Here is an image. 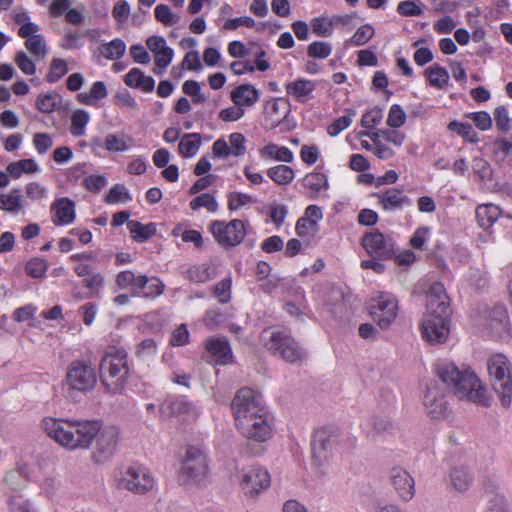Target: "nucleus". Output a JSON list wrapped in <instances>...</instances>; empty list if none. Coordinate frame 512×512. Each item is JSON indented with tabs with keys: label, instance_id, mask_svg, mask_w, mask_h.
<instances>
[{
	"label": "nucleus",
	"instance_id": "f257e3e1",
	"mask_svg": "<svg viewBox=\"0 0 512 512\" xmlns=\"http://www.w3.org/2000/svg\"><path fill=\"white\" fill-rule=\"evenodd\" d=\"M235 425L241 435L258 443L273 436V418L262 396L251 388L240 389L231 404Z\"/></svg>",
	"mask_w": 512,
	"mask_h": 512
},
{
	"label": "nucleus",
	"instance_id": "f03ea898",
	"mask_svg": "<svg viewBox=\"0 0 512 512\" xmlns=\"http://www.w3.org/2000/svg\"><path fill=\"white\" fill-rule=\"evenodd\" d=\"M41 426L51 439L71 451L88 449L100 431V422L97 420L46 417Z\"/></svg>",
	"mask_w": 512,
	"mask_h": 512
},
{
	"label": "nucleus",
	"instance_id": "7ed1b4c3",
	"mask_svg": "<svg viewBox=\"0 0 512 512\" xmlns=\"http://www.w3.org/2000/svg\"><path fill=\"white\" fill-rule=\"evenodd\" d=\"M435 372L443 383L453 388L460 399H467L483 407L490 406L491 397L472 370H461L453 362L439 360L435 364Z\"/></svg>",
	"mask_w": 512,
	"mask_h": 512
},
{
	"label": "nucleus",
	"instance_id": "20e7f679",
	"mask_svg": "<svg viewBox=\"0 0 512 512\" xmlns=\"http://www.w3.org/2000/svg\"><path fill=\"white\" fill-rule=\"evenodd\" d=\"M427 313L423 319L422 337L431 344L446 341L449 335L451 314L448 296L442 283L435 282L427 293Z\"/></svg>",
	"mask_w": 512,
	"mask_h": 512
},
{
	"label": "nucleus",
	"instance_id": "39448f33",
	"mask_svg": "<svg viewBox=\"0 0 512 512\" xmlns=\"http://www.w3.org/2000/svg\"><path fill=\"white\" fill-rule=\"evenodd\" d=\"M129 373L126 349L107 347L99 364L100 381L105 391L110 394L121 392L128 381Z\"/></svg>",
	"mask_w": 512,
	"mask_h": 512
},
{
	"label": "nucleus",
	"instance_id": "423d86ee",
	"mask_svg": "<svg viewBox=\"0 0 512 512\" xmlns=\"http://www.w3.org/2000/svg\"><path fill=\"white\" fill-rule=\"evenodd\" d=\"M208 473L209 468L204 451L195 446H188L178 471V483L187 488L200 487L207 479Z\"/></svg>",
	"mask_w": 512,
	"mask_h": 512
},
{
	"label": "nucleus",
	"instance_id": "0eeeda50",
	"mask_svg": "<svg viewBox=\"0 0 512 512\" xmlns=\"http://www.w3.org/2000/svg\"><path fill=\"white\" fill-rule=\"evenodd\" d=\"M261 341L274 356L288 363L301 362L305 358L304 349L286 330L265 329L261 333Z\"/></svg>",
	"mask_w": 512,
	"mask_h": 512
},
{
	"label": "nucleus",
	"instance_id": "6e6552de",
	"mask_svg": "<svg viewBox=\"0 0 512 512\" xmlns=\"http://www.w3.org/2000/svg\"><path fill=\"white\" fill-rule=\"evenodd\" d=\"M487 369L495 393L501 405L508 408L512 401V366L502 353L491 355L487 360Z\"/></svg>",
	"mask_w": 512,
	"mask_h": 512
},
{
	"label": "nucleus",
	"instance_id": "1a4fd4ad",
	"mask_svg": "<svg viewBox=\"0 0 512 512\" xmlns=\"http://www.w3.org/2000/svg\"><path fill=\"white\" fill-rule=\"evenodd\" d=\"M116 285L120 289H129L134 297L154 299L164 293L165 285L158 277L136 275L131 270H124L116 275Z\"/></svg>",
	"mask_w": 512,
	"mask_h": 512
},
{
	"label": "nucleus",
	"instance_id": "9d476101",
	"mask_svg": "<svg viewBox=\"0 0 512 512\" xmlns=\"http://www.w3.org/2000/svg\"><path fill=\"white\" fill-rule=\"evenodd\" d=\"M114 481L117 488L125 489L135 494L150 491L155 484L151 473L140 465H125L114 471Z\"/></svg>",
	"mask_w": 512,
	"mask_h": 512
},
{
	"label": "nucleus",
	"instance_id": "9b49d317",
	"mask_svg": "<svg viewBox=\"0 0 512 512\" xmlns=\"http://www.w3.org/2000/svg\"><path fill=\"white\" fill-rule=\"evenodd\" d=\"M97 375L92 365L84 360L72 361L66 372L65 385L69 397L77 392L87 393L95 387Z\"/></svg>",
	"mask_w": 512,
	"mask_h": 512
},
{
	"label": "nucleus",
	"instance_id": "f8f14e48",
	"mask_svg": "<svg viewBox=\"0 0 512 512\" xmlns=\"http://www.w3.org/2000/svg\"><path fill=\"white\" fill-rule=\"evenodd\" d=\"M369 311L373 321L381 329H388L397 317L398 301L391 293H381L370 300Z\"/></svg>",
	"mask_w": 512,
	"mask_h": 512
},
{
	"label": "nucleus",
	"instance_id": "ddd939ff",
	"mask_svg": "<svg viewBox=\"0 0 512 512\" xmlns=\"http://www.w3.org/2000/svg\"><path fill=\"white\" fill-rule=\"evenodd\" d=\"M210 231L219 245L229 248L243 241L246 235V224L240 219L231 220L229 223L215 220L210 224Z\"/></svg>",
	"mask_w": 512,
	"mask_h": 512
},
{
	"label": "nucleus",
	"instance_id": "4468645a",
	"mask_svg": "<svg viewBox=\"0 0 512 512\" xmlns=\"http://www.w3.org/2000/svg\"><path fill=\"white\" fill-rule=\"evenodd\" d=\"M361 245L372 258L382 261L393 258L396 251L392 237L378 229H372L364 233L361 238Z\"/></svg>",
	"mask_w": 512,
	"mask_h": 512
},
{
	"label": "nucleus",
	"instance_id": "2eb2a0df",
	"mask_svg": "<svg viewBox=\"0 0 512 512\" xmlns=\"http://www.w3.org/2000/svg\"><path fill=\"white\" fill-rule=\"evenodd\" d=\"M239 482L244 494L254 498L270 487L271 478L265 468L251 466L240 471Z\"/></svg>",
	"mask_w": 512,
	"mask_h": 512
},
{
	"label": "nucleus",
	"instance_id": "dca6fc26",
	"mask_svg": "<svg viewBox=\"0 0 512 512\" xmlns=\"http://www.w3.org/2000/svg\"><path fill=\"white\" fill-rule=\"evenodd\" d=\"M119 429L115 426L102 427L96 435V445L92 459L97 464L109 461L116 453L119 443Z\"/></svg>",
	"mask_w": 512,
	"mask_h": 512
},
{
	"label": "nucleus",
	"instance_id": "f3484780",
	"mask_svg": "<svg viewBox=\"0 0 512 512\" xmlns=\"http://www.w3.org/2000/svg\"><path fill=\"white\" fill-rule=\"evenodd\" d=\"M389 482L401 501L409 502L414 498L415 480L403 467L394 466L389 470Z\"/></svg>",
	"mask_w": 512,
	"mask_h": 512
},
{
	"label": "nucleus",
	"instance_id": "a211bd4d",
	"mask_svg": "<svg viewBox=\"0 0 512 512\" xmlns=\"http://www.w3.org/2000/svg\"><path fill=\"white\" fill-rule=\"evenodd\" d=\"M423 405L427 414L433 419L443 417L447 411V401L444 389L436 382L427 385Z\"/></svg>",
	"mask_w": 512,
	"mask_h": 512
},
{
	"label": "nucleus",
	"instance_id": "6ab92c4d",
	"mask_svg": "<svg viewBox=\"0 0 512 512\" xmlns=\"http://www.w3.org/2000/svg\"><path fill=\"white\" fill-rule=\"evenodd\" d=\"M336 440V435L327 428L315 431L311 442V450L314 459L320 463L327 459L336 443Z\"/></svg>",
	"mask_w": 512,
	"mask_h": 512
},
{
	"label": "nucleus",
	"instance_id": "aec40b11",
	"mask_svg": "<svg viewBox=\"0 0 512 512\" xmlns=\"http://www.w3.org/2000/svg\"><path fill=\"white\" fill-rule=\"evenodd\" d=\"M510 320L507 309L503 305H496L489 312L487 328L498 338L509 335Z\"/></svg>",
	"mask_w": 512,
	"mask_h": 512
},
{
	"label": "nucleus",
	"instance_id": "412c9836",
	"mask_svg": "<svg viewBox=\"0 0 512 512\" xmlns=\"http://www.w3.org/2000/svg\"><path fill=\"white\" fill-rule=\"evenodd\" d=\"M205 347L216 364L227 365L233 362L232 349L226 338L211 337L206 340Z\"/></svg>",
	"mask_w": 512,
	"mask_h": 512
},
{
	"label": "nucleus",
	"instance_id": "4be33fe9",
	"mask_svg": "<svg viewBox=\"0 0 512 512\" xmlns=\"http://www.w3.org/2000/svg\"><path fill=\"white\" fill-rule=\"evenodd\" d=\"M378 202L385 211L401 210L411 205V199L397 188H389L377 195Z\"/></svg>",
	"mask_w": 512,
	"mask_h": 512
},
{
	"label": "nucleus",
	"instance_id": "5701e85b",
	"mask_svg": "<svg viewBox=\"0 0 512 512\" xmlns=\"http://www.w3.org/2000/svg\"><path fill=\"white\" fill-rule=\"evenodd\" d=\"M161 409L173 415H184L189 418H197L200 415L199 408L183 396L166 401Z\"/></svg>",
	"mask_w": 512,
	"mask_h": 512
},
{
	"label": "nucleus",
	"instance_id": "b1692460",
	"mask_svg": "<svg viewBox=\"0 0 512 512\" xmlns=\"http://www.w3.org/2000/svg\"><path fill=\"white\" fill-rule=\"evenodd\" d=\"M37 109L44 114H51L53 112H59L66 110L68 105L65 104L63 97L55 92L40 93L36 99Z\"/></svg>",
	"mask_w": 512,
	"mask_h": 512
},
{
	"label": "nucleus",
	"instance_id": "393cba45",
	"mask_svg": "<svg viewBox=\"0 0 512 512\" xmlns=\"http://www.w3.org/2000/svg\"><path fill=\"white\" fill-rule=\"evenodd\" d=\"M51 211L55 217V225L70 224L75 219V204L68 198L56 200L51 206Z\"/></svg>",
	"mask_w": 512,
	"mask_h": 512
},
{
	"label": "nucleus",
	"instance_id": "a878e982",
	"mask_svg": "<svg viewBox=\"0 0 512 512\" xmlns=\"http://www.w3.org/2000/svg\"><path fill=\"white\" fill-rule=\"evenodd\" d=\"M316 85L312 80L299 78L285 84L286 93L293 97L298 102H306L312 92L315 90Z\"/></svg>",
	"mask_w": 512,
	"mask_h": 512
},
{
	"label": "nucleus",
	"instance_id": "bb28decb",
	"mask_svg": "<svg viewBox=\"0 0 512 512\" xmlns=\"http://www.w3.org/2000/svg\"><path fill=\"white\" fill-rule=\"evenodd\" d=\"M302 185L309 190V198L313 200L317 199L322 192L327 191L329 188L327 176L316 171L306 174L302 179Z\"/></svg>",
	"mask_w": 512,
	"mask_h": 512
},
{
	"label": "nucleus",
	"instance_id": "cd10ccee",
	"mask_svg": "<svg viewBox=\"0 0 512 512\" xmlns=\"http://www.w3.org/2000/svg\"><path fill=\"white\" fill-rule=\"evenodd\" d=\"M259 99L258 90L251 84H242L231 92V100L241 108L254 105Z\"/></svg>",
	"mask_w": 512,
	"mask_h": 512
},
{
	"label": "nucleus",
	"instance_id": "c85d7f7f",
	"mask_svg": "<svg viewBox=\"0 0 512 512\" xmlns=\"http://www.w3.org/2000/svg\"><path fill=\"white\" fill-rule=\"evenodd\" d=\"M124 82L127 86L146 93L152 92L155 88V80L151 76L145 75L139 68H132L125 75Z\"/></svg>",
	"mask_w": 512,
	"mask_h": 512
},
{
	"label": "nucleus",
	"instance_id": "c756f323",
	"mask_svg": "<svg viewBox=\"0 0 512 512\" xmlns=\"http://www.w3.org/2000/svg\"><path fill=\"white\" fill-rule=\"evenodd\" d=\"M202 144L200 133H187L182 136L178 145V152L184 158L194 157Z\"/></svg>",
	"mask_w": 512,
	"mask_h": 512
},
{
	"label": "nucleus",
	"instance_id": "7c9ffc66",
	"mask_svg": "<svg viewBox=\"0 0 512 512\" xmlns=\"http://www.w3.org/2000/svg\"><path fill=\"white\" fill-rule=\"evenodd\" d=\"M23 207V196L20 188H13L7 194H0V210L9 213H16Z\"/></svg>",
	"mask_w": 512,
	"mask_h": 512
},
{
	"label": "nucleus",
	"instance_id": "2f4dec72",
	"mask_svg": "<svg viewBox=\"0 0 512 512\" xmlns=\"http://www.w3.org/2000/svg\"><path fill=\"white\" fill-rule=\"evenodd\" d=\"M501 215V210L494 204L480 205L476 209V218L480 227L487 229L493 225L494 222Z\"/></svg>",
	"mask_w": 512,
	"mask_h": 512
},
{
	"label": "nucleus",
	"instance_id": "473e14b6",
	"mask_svg": "<svg viewBox=\"0 0 512 512\" xmlns=\"http://www.w3.org/2000/svg\"><path fill=\"white\" fill-rule=\"evenodd\" d=\"M132 145V138L123 132L106 135L104 147L109 152H124Z\"/></svg>",
	"mask_w": 512,
	"mask_h": 512
},
{
	"label": "nucleus",
	"instance_id": "72a5a7b5",
	"mask_svg": "<svg viewBox=\"0 0 512 512\" xmlns=\"http://www.w3.org/2000/svg\"><path fill=\"white\" fill-rule=\"evenodd\" d=\"M127 228L133 240L139 243L147 241L156 233V227L153 223L143 225L136 220L129 221L127 223Z\"/></svg>",
	"mask_w": 512,
	"mask_h": 512
},
{
	"label": "nucleus",
	"instance_id": "f704fd0d",
	"mask_svg": "<svg viewBox=\"0 0 512 512\" xmlns=\"http://www.w3.org/2000/svg\"><path fill=\"white\" fill-rule=\"evenodd\" d=\"M267 176L278 185L290 184L294 177V170L287 165H276L267 170Z\"/></svg>",
	"mask_w": 512,
	"mask_h": 512
},
{
	"label": "nucleus",
	"instance_id": "c9c22d12",
	"mask_svg": "<svg viewBox=\"0 0 512 512\" xmlns=\"http://www.w3.org/2000/svg\"><path fill=\"white\" fill-rule=\"evenodd\" d=\"M39 166L34 159H22L12 162L7 166V172L14 179H18L22 174H34L38 172Z\"/></svg>",
	"mask_w": 512,
	"mask_h": 512
},
{
	"label": "nucleus",
	"instance_id": "e433bc0d",
	"mask_svg": "<svg viewBox=\"0 0 512 512\" xmlns=\"http://www.w3.org/2000/svg\"><path fill=\"white\" fill-rule=\"evenodd\" d=\"M90 121L89 113L84 109H77L71 115L70 133L74 137H81L86 132V126Z\"/></svg>",
	"mask_w": 512,
	"mask_h": 512
},
{
	"label": "nucleus",
	"instance_id": "4c0bfd02",
	"mask_svg": "<svg viewBox=\"0 0 512 512\" xmlns=\"http://www.w3.org/2000/svg\"><path fill=\"white\" fill-rule=\"evenodd\" d=\"M99 51L106 59L117 60L125 54L126 44L122 39L116 38L108 43L102 44L99 47Z\"/></svg>",
	"mask_w": 512,
	"mask_h": 512
},
{
	"label": "nucleus",
	"instance_id": "58836bf2",
	"mask_svg": "<svg viewBox=\"0 0 512 512\" xmlns=\"http://www.w3.org/2000/svg\"><path fill=\"white\" fill-rule=\"evenodd\" d=\"M425 74L431 86L443 88L448 84V71L438 64H434L425 70Z\"/></svg>",
	"mask_w": 512,
	"mask_h": 512
},
{
	"label": "nucleus",
	"instance_id": "ea45409f",
	"mask_svg": "<svg viewBox=\"0 0 512 512\" xmlns=\"http://www.w3.org/2000/svg\"><path fill=\"white\" fill-rule=\"evenodd\" d=\"M450 479L453 487L459 492L466 491L472 482L471 475L463 467H454Z\"/></svg>",
	"mask_w": 512,
	"mask_h": 512
},
{
	"label": "nucleus",
	"instance_id": "a19ab883",
	"mask_svg": "<svg viewBox=\"0 0 512 512\" xmlns=\"http://www.w3.org/2000/svg\"><path fill=\"white\" fill-rule=\"evenodd\" d=\"M25 47L36 59H44L48 53L45 39L41 34L28 37Z\"/></svg>",
	"mask_w": 512,
	"mask_h": 512
},
{
	"label": "nucleus",
	"instance_id": "79ce46f5",
	"mask_svg": "<svg viewBox=\"0 0 512 512\" xmlns=\"http://www.w3.org/2000/svg\"><path fill=\"white\" fill-rule=\"evenodd\" d=\"M68 70V64L64 59L54 58L45 79L48 83H56L68 73Z\"/></svg>",
	"mask_w": 512,
	"mask_h": 512
},
{
	"label": "nucleus",
	"instance_id": "37998d69",
	"mask_svg": "<svg viewBox=\"0 0 512 512\" xmlns=\"http://www.w3.org/2000/svg\"><path fill=\"white\" fill-rule=\"evenodd\" d=\"M154 15L157 21L165 26H172L180 21V16L174 14L170 7L165 4H159L154 9Z\"/></svg>",
	"mask_w": 512,
	"mask_h": 512
},
{
	"label": "nucleus",
	"instance_id": "c03bdc74",
	"mask_svg": "<svg viewBox=\"0 0 512 512\" xmlns=\"http://www.w3.org/2000/svg\"><path fill=\"white\" fill-rule=\"evenodd\" d=\"M472 171L481 181H489L492 178L493 170L488 161L482 157L472 159Z\"/></svg>",
	"mask_w": 512,
	"mask_h": 512
},
{
	"label": "nucleus",
	"instance_id": "a18cd8bd",
	"mask_svg": "<svg viewBox=\"0 0 512 512\" xmlns=\"http://www.w3.org/2000/svg\"><path fill=\"white\" fill-rule=\"evenodd\" d=\"M5 484L12 491L18 494L27 485V479L19 470H12L5 476Z\"/></svg>",
	"mask_w": 512,
	"mask_h": 512
},
{
	"label": "nucleus",
	"instance_id": "49530a36",
	"mask_svg": "<svg viewBox=\"0 0 512 512\" xmlns=\"http://www.w3.org/2000/svg\"><path fill=\"white\" fill-rule=\"evenodd\" d=\"M189 205L192 210H198L201 207L206 208L210 212H216L218 210V203L215 197L209 193H203L195 197L191 200Z\"/></svg>",
	"mask_w": 512,
	"mask_h": 512
},
{
	"label": "nucleus",
	"instance_id": "de8ad7c7",
	"mask_svg": "<svg viewBox=\"0 0 512 512\" xmlns=\"http://www.w3.org/2000/svg\"><path fill=\"white\" fill-rule=\"evenodd\" d=\"M186 273L188 279L196 283H205L212 278L210 266L207 264L193 266L189 268Z\"/></svg>",
	"mask_w": 512,
	"mask_h": 512
},
{
	"label": "nucleus",
	"instance_id": "09e8293b",
	"mask_svg": "<svg viewBox=\"0 0 512 512\" xmlns=\"http://www.w3.org/2000/svg\"><path fill=\"white\" fill-rule=\"evenodd\" d=\"M48 269V263L43 258L30 259L25 266L26 273L32 278H41Z\"/></svg>",
	"mask_w": 512,
	"mask_h": 512
},
{
	"label": "nucleus",
	"instance_id": "8fccbe9b",
	"mask_svg": "<svg viewBox=\"0 0 512 512\" xmlns=\"http://www.w3.org/2000/svg\"><path fill=\"white\" fill-rule=\"evenodd\" d=\"M228 209L231 211H235L249 205L251 203H255L256 200L253 199L252 196L246 193L241 192H231L228 194Z\"/></svg>",
	"mask_w": 512,
	"mask_h": 512
},
{
	"label": "nucleus",
	"instance_id": "3c124183",
	"mask_svg": "<svg viewBox=\"0 0 512 512\" xmlns=\"http://www.w3.org/2000/svg\"><path fill=\"white\" fill-rule=\"evenodd\" d=\"M246 139L242 133L234 132L229 136V152L231 156L240 157L246 153Z\"/></svg>",
	"mask_w": 512,
	"mask_h": 512
},
{
	"label": "nucleus",
	"instance_id": "603ef678",
	"mask_svg": "<svg viewBox=\"0 0 512 512\" xmlns=\"http://www.w3.org/2000/svg\"><path fill=\"white\" fill-rule=\"evenodd\" d=\"M374 35V28L365 24L357 29L354 35L349 39L348 43L352 46H362L366 44Z\"/></svg>",
	"mask_w": 512,
	"mask_h": 512
},
{
	"label": "nucleus",
	"instance_id": "864d4df0",
	"mask_svg": "<svg viewBox=\"0 0 512 512\" xmlns=\"http://www.w3.org/2000/svg\"><path fill=\"white\" fill-rule=\"evenodd\" d=\"M331 52V45L322 41H314L307 47V55L311 58L326 59Z\"/></svg>",
	"mask_w": 512,
	"mask_h": 512
},
{
	"label": "nucleus",
	"instance_id": "5fc2aeb1",
	"mask_svg": "<svg viewBox=\"0 0 512 512\" xmlns=\"http://www.w3.org/2000/svg\"><path fill=\"white\" fill-rule=\"evenodd\" d=\"M311 28L314 34L319 37H328L333 32V23L328 18L318 17L311 21Z\"/></svg>",
	"mask_w": 512,
	"mask_h": 512
},
{
	"label": "nucleus",
	"instance_id": "6e6d98bb",
	"mask_svg": "<svg viewBox=\"0 0 512 512\" xmlns=\"http://www.w3.org/2000/svg\"><path fill=\"white\" fill-rule=\"evenodd\" d=\"M131 199L128 190L121 184L114 185L105 197L108 204H115L119 202H127Z\"/></svg>",
	"mask_w": 512,
	"mask_h": 512
},
{
	"label": "nucleus",
	"instance_id": "4d7b16f0",
	"mask_svg": "<svg viewBox=\"0 0 512 512\" xmlns=\"http://www.w3.org/2000/svg\"><path fill=\"white\" fill-rule=\"evenodd\" d=\"M493 147L496 162H504L512 155V141L500 138L494 142Z\"/></svg>",
	"mask_w": 512,
	"mask_h": 512
},
{
	"label": "nucleus",
	"instance_id": "13d9d810",
	"mask_svg": "<svg viewBox=\"0 0 512 512\" xmlns=\"http://www.w3.org/2000/svg\"><path fill=\"white\" fill-rule=\"evenodd\" d=\"M405 121L406 113L403 108L398 104H393L388 112L387 125L391 128H399L404 125Z\"/></svg>",
	"mask_w": 512,
	"mask_h": 512
},
{
	"label": "nucleus",
	"instance_id": "bf43d9fd",
	"mask_svg": "<svg viewBox=\"0 0 512 512\" xmlns=\"http://www.w3.org/2000/svg\"><path fill=\"white\" fill-rule=\"evenodd\" d=\"M157 353V343L154 339L148 338L142 340L135 351V355L141 359H149Z\"/></svg>",
	"mask_w": 512,
	"mask_h": 512
},
{
	"label": "nucleus",
	"instance_id": "052dcab7",
	"mask_svg": "<svg viewBox=\"0 0 512 512\" xmlns=\"http://www.w3.org/2000/svg\"><path fill=\"white\" fill-rule=\"evenodd\" d=\"M382 119L383 109L374 107L362 116L361 125L367 129H373L381 123Z\"/></svg>",
	"mask_w": 512,
	"mask_h": 512
},
{
	"label": "nucleus",
	"instance_id": "680f3d73",
	"mask_svg": "<svg viewBox=\"0 0 512 512\" xmlns=\"http://www.w3.org/2000/svg\"><path fill=\"white\" fill-rule=\"evenodd\" d=\"M231 278L221 280L214 288V295L222 304H226L231 299Z\"/></svg>",
	"mask_w": 512,
	"mask_h": 512
},
{
	"label": "nucleus",
	"instance_id": "e2e57ef3",
	"mask_svg": "<svg viewBox=\"0 0 512 512\" xmlns=\"http://www.w3.org/2000/svg\"><path fill=\"white\" fill-rule=\"evenodd\" d=\"M10 512H35L30 502L20 494L11 495L8 500Z\"/></svg>",
	"mask_w": 512,
	"mask_h": 512
},
{
	"label": "nucleus",
	"instance_id": "0e129e2a",
	"mask_svg": "<svg viewBox=\"0 0 512 512\" xmlns=\"http://www.w3.org/2000/svg\"><path fill=\"white\" fill-rule=\"evenodd\" d=\"M15 62L24 74L34 75L36 73V66L34 62L24 51H18L16 53Z\"/></svg>",
	"mask_w": 512,
	"mask_h": 512
},
{
	"label": "nucleus",
	"instance_id": "69168bd1",
	"mask_svg": "<svg viewBox=\"0 0 512 512\" xmlns=\"http://www.w3.org/2000/svg\"><path fill=\"white\" fill-rule=\"evenodd\" d=\"M60 486L61 483L58 478L49 476L41 483V492L49 499H53L58 494Z\"/></svg>",
	"mask_w": 512,
	"mask_h": 512
},
{
	"label": "nucleus",
	"instance_id": "338daca9",
	"mask_svg": "<svg viewBox=\"0 0 512 512\" xmlns=\"http://www.w3.org/2000/svg\"><path fill=\"white\" fill-rule=\"evenodd\" d=\"M494 119L496 127L500 132H507L510 129V117L506 107H496L494 110Z\"/></svg>",
	"mask_w": 512,
	"mask_h": 512
},
{
	"label": "nucleus",
	"instance_id": "774afa93",
	"mask_svg": "<svg viewBox=\"0 0 512 512\" xmlns=\"http://www.w3.org/2000/svg\"><path fill=\"white\" fill-rule=\"evenodd\" d=\"M487 512H509L505 497L501 494H490Z\"/></svg>",
	"mask_w": 512,
	"mask_h": 512
}]
</instances>
